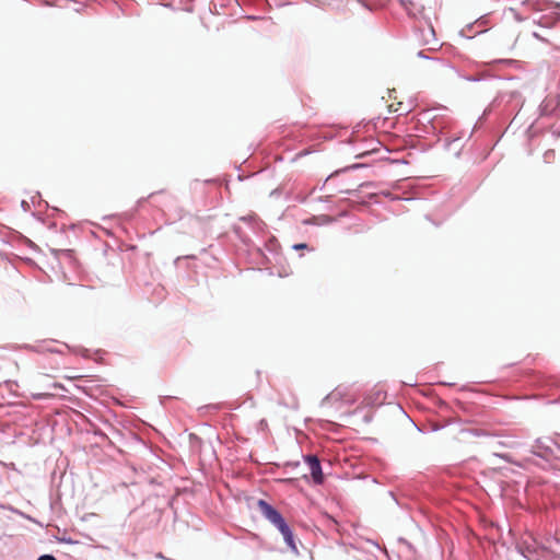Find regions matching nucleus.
<instances>
[{
	"instance_id": "1",
	"label": "nucleus",
	"mask_w": 560,
	"mask_h": 560,
	"mask_svg": "<svg viewBox=\"0 0 560 560\" xmlns=\"http://www.w3.org/2000/svg\"><path fill=\"white\" fill-rule=\"evenodd\" d=\"M405 10L412 16H421L424 20L422 25L419 21V35L420 42L423 46H427L429 50H435L438 47V39L432 24L428 21L429 16L425 14L424 0H402L401 1Z\"/></svg>"
},
{
	"instance_id": "2",
	"label": "nucleus",
	"mask_w": 560,
	"mask_h": 560,
	"mask_svg": "<svg viewBox=\"0 0 560 560\" xmlns=\"http://www.w3.org/2000/svg\"><path fill=\"white\" fill-rule=\"evenodd\" d=\"M257 505L260 513L280 530L288 546L296 550L293 534L282 515L265 500H259Z\"/></svg>"
},
{
	"instance_id": "3",
	"label": "nucleus",
	"mask_w": 560,
	"mask_h": 560,
	"mask_svg": "<svg viewBox=\"0 0 560 560\" xmlns=\"http://www.w3.org/2000/svg\"><path fill=\"white\" fill-rule=\"evenodd\" d=\"M305 462L310 467L314 482L320 485L324 481V475L317 456L308 455L305 457Z\"/></svg>"
},
{
	"instance_id": "4",
	"label": "nucleus",
	"mask_w": 560,
	"mask_h": 560,
	"mask_svg": "<svg viewBox=\"0 0 560 560\" xmlns=\"http://www.w3.org/2000/svg\"><path fill=\"white\" fill-rule=\"evenodd\" d=\"M37 352H57V350L52 349L51 347H40L36 349Z\"/></svg>"
},
{
	"instance_id": "5",
	"label": "nucleus",
	"mask_w": 560,
	"mask_h": 560,
	"mask_svg": "<svg viewBox=\"0 0 560 560\" xmlns=\"http://www.w3.org/2000/svg\"><path fill=\"white\" fill-rule=\"evenodd\" d=\"M50 396H52V394H47V393L33 394V397L36 399H42V398H46V397H50Z\"/></svg>"
},
{
	"instance_id": "6",
	"label": "nucleus",
	"mask_w": 560,
	"mask_h": 560,
	"mask_svg": "<svg viewBox=\"0 0 560 560\" xmlns=\"http://www.w3.org/2000/svg\"><path fill=\"white\" fill-rule=\"evenodd\" d=\"M37 560H56V558L51 555L40 556Z\"/></svg>"
},
{
	"instance_id": "7",
	"label": "nucleus",
	"mask_w": 560,
	"mask_h": 560,
	"mask_svg": "<svg viewBox=\"0 0 560 560\" xmlns=\"http://www.w3.org/2000/svg\"><path fill=\"white\" fill-rule=\"evenodd\" d=\"M306 247H307V245H306V244H304V243H300V244H295V245H293V248H294V249H304V248H306Z\"/></svg>"
},
{
	"instance_id": "8",
	"label": "nucleus",
	"mask_w": 560,
	"mask_h": 560,
	"mask_svg": "<svg viewBox=\"0 0 560 560\" xmlns=\"http://www.w3.org/2000/svg\"><path fill=\"white\" fill-rule=\"evenodd\" d=\"M52 387L56 389H63V386L60 383H54Z\"/></svg>"
},
{
	"instance_id": "9",
	"label": "nucleus",
	"mask_w": 560,
	"mask_h": 560,
	"mask_svg": "<svg viewBox=\"0 0 560 560\" xmlns=\"http://www.w3.org/2000/svg\"><path fill=\"white\" fill-rule=\"evenodd\" d=\"M80 376L79 375H74V376H68L69 380H77L79 378Z\"/></svg>"
}]
</instances>
